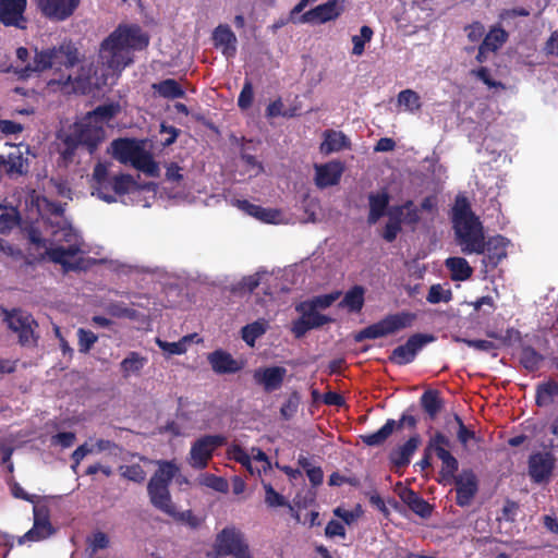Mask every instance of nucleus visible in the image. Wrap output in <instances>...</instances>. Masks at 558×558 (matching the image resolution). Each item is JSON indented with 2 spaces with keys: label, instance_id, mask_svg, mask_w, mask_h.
Masks as SVG:
<instances>
[{
  "label": "nucleus",
  "instance_id": "5701e85b",
  "mask_svg": "<svg viewBox=\"0 0 558 558\" xmlns=\"http://www.w3.org/2000/svg\"><path fill=\"white\" fill-rule=\"evenodd\" d=\"M213 41L227 59L235 57L238 39L229 25L217 26L213 32Z\"/></svg>",
  "mask_w": 558,
  "mask_h": 558
},
{
  "label": "nucleus",
  "instance_id": "a19ab883",
  "mask_svg": "<svg viewBox=\"0 0 558 558\" xmlns=\"http://www.w3.org/2000/svg\"><path fill=\"white\" fill-rule=\"evenodd\" d=\"M544 356L531 345H522L520 352V364L529 372L539 369Z\"/></svg>",
  "mask_w": 558,
  "mask_h": 558
},
{
  "label": "nucleus",
  "instance_id": "bb28decb",
  "mask_svg": "<svg viewBox=\"0 0 558 558\" xmlns=\"http://www.w3.org/2000/svg\"><path fill=\"white\" fill-rule=\"evenodd\" d=\"M0 166L5 167L9 177L24 175L28 172V159L23 156L20 148L9 153L7 157L0 155Z\"/></svg>",
  "mask_w": 558,
  "mask_h": 558
},
{
  "label": "nucleus",
  "instance_id": "09e8293b",
  "mask_svg": "<svg viewBox=\"0 0 558 558\" xmlns=\"http://www.w3.org/2000/svg\"><path fill=\"white\" fill-rule=\"evenodd\" d=\"M339 296H340L339 291L331 292L328 294L318 295V296L313 298L312 300L302 302V306L310 307L311 310H316V311H317V308L324 310V308L331 306L332 303L339 299Z\"/></svg>",
  "mask_w": 558,
  "mask_h": 558
},
{
  "label": "nucleus",
  "instance_id": "6e6d98bb",
  "mask_svg": "<svg viewBox=\"0 0 558 558\" xmlns=\"http://www.w3.org/2000/svg\"><path fill=\"white\" fill-rule=\"evenodd\" d=\"M173 513H167L169 517L173 518L178 522L185 523L191 529H197L202 520L196 517L192 510H185V511H177L175 506L173 505Z\"/></svg>",
  "mask_w": 558,
  "mask_h": 558
},
{
  "label": "nucleus",
  "instance_id": "f3484780",
  "mask_svg": "<svg viewBox=\"0 0 558 558\" xmlns=\"http://www.w3.org/2000/svg\"><path fill=\"white\" fill-rule=\"evenodd\" d=\"M509 241L498 234L483 240V266L486 271L495 269L504 258L507 257V246Z\"/></svg>",
  "mask_w": 558,
  "mask_h": 558
},
{
  "label": "nucleus",
  "instance_id": "3c124183",
  "mask_svg": "<svg viewBox=\"0 0 558 558\" xmlns=\"http://www.w3.org/2000/svg\"><path fill=\"white\" fill-rule=\"evenodd\" d=\"M452 299V291L450 289H444L439 283L433 284L427 293L426 300L430 304H437L440 302H449Z\"/></svg>",
  "mask_w": 558,
  "mask_h": 558
},
{
  "label": "nucleus",
  "instance_id": "7ed1b4c3",
  "mask_svg": "<svg viewBox=\"0 0 558 558\" xmlns=\"http://www.w3.org/2000/svg\"><path fill=\"white\" fill-rule=\"evenodd\" d=\"M178 472V466L170 461H162L147 484L150 504L163 513H173V502L169 485Z\"/></svg>",
  "mask_w": 558,
  "mask_h": 558
},
{
  "label": "nucleus",
  "instance_id": "393cba45",
  "mask_svg": "<svg viewBox=\"0 0 558 558\" xmlns=\"http://www.w3.org/2000/svg\"><path fill=\"white\" fill-rule=\"evenodd\" d=\"M207 359L216 374H234L242 368V364L223 350H216L209 353Z\"/></svg>",
  "mask_w": 558,
  "mask_h": 558
},
{
  "label": "nucleus",
  "instance_id": "680f3d73",
  "mask_svg": "<svg viewBox=\"0 0 558 558\" xmlns=\"http://www.w3.org/2000/svg\"><path fill=\"white\" fill-rule=\"evenodd\" d=\"M300 400L299 392L293 391L280 408L281 416L286 420L291 418L298 411Z\"/></svg>",
  "mask_w": 558,
  "mask_h": 558
},
{
  "label": "nucleus",
  "instance_id": "c85d7f7f",
  "mask_svg": "<svg viewBox=\"0 0 558 558\" xmlns=\"http://www.w3.org/2000/svg\"><path fill=\"white\" fill-rule=\"evenodd\" d=\"M405 426V423H401V417L398 422L392 418H388L386 423L375 433L361 436L362 441L371 447L383 445L395 429H400Z\"/></svg>",
  "mask_w": 558,
  "mask_h": 558
},
{
  "label": "nucleus",
  "instance_id": "e2e57ef3",
  "mask_svg": "<svg viewBox=\"0 0 558 558\" xmlns=\"http://www.w3.org/2000/svg\"><path fill=\"white\" fill-rule=\"evenodd\" d=\"M88 549L90 556L97 553L99 549H105L109 546L110 539L108 535L101 531L95 532L88 539Z\"/></svg>",
  "mask_w": 558,
  "mask_h": 558
},
{
  "label": "nucleus",
  "instance_id": "774afa93",
  "mask_svg": "<svg viewBox=\"0 0 558 558\" xmlns=\"http://www.w3.org/2000/svg\"><path fill=\"white\" fill-rule=\"evenodd\" d=\"M76 436L72 432H61L51 437L52 445H59L62 448H70L74 445Z\"/></svg>",
  "mask_w": 558,
  "mask_h": 558
},
{
  "label": "nucleus",
  "instance_id": "ea45409f",
  "mask_svg": "<svg viewBox=\"0 0 558 558\" xmlns=\"http://www.w3.org/2000/svg\"><path fill=\"white\" fill-rule=\"evenodd\" d=\"M324 135L325 140L320 144V151L325 155L339 151L347 146V137L342 132L328 130Z\"/></svg>",
  "mask_w": 558,
  "mask_h": 558
},
{
  "label": "nucleus",
  "instance_id": "bf43d9fd",
  "mask_svg": "<svg viewBox=\"0 0 558 558\" xmlns=\"http://www.w3.org/2000/svg\"><path fill=\"white\" fill-rule=\"evenodd\" d=\"M254 99L253 84L250 80H245L242 90L238 97V106L241 110H247L252 107Z\"/></svg>",
  "mask_w": 558,
  "mask_h": 558
},
{
  "label": "nucleus",
  "instance_id": "2eb2a0df",
  "mask_svg": "<svg viewBox=\"0 0 558 558\" xmlns=\"http://www.w3.org/2000/svg\"><path fill=\"white\" fill-rule=\"evenodd\" d=\"M344 11V0H328L308 11L300 19L301 23L325 24L337 20Z\"/></svg>",
  "mask_w": 558,
  "mask_h": 558
},
{
  "label": "nucleus",
  "instance_id": "7c9ffc66",
  "mask_svg": "<svg viewBox=\"0 0 558 558\" xmlns=\"http://www.w3.org/2000/svg\"><path fill=\"white\" fill-rule=\"evenodd\" d=\"M420 404L428 418L434 421L444 408V400L436 389H427L420 397Z\"/></svg>",
  "mask_w": 558,
  "mask_h": 558
},
{
  "label": "nucleus",
  "instance_id": "423d86ee",
  "mask_svg": "<svg viewBox=\"0 0 558 558\" xmlns=\"http://www.w3.org/2000/svg\"><path fill=\"white\" fill-rule=\"evenodd\" d=\"M456 240L461 246V251L466 254H482L484 228L480 219L471 221H463L458 225H453Z\"/></svg>",
  "mask_w": 558,
  "mask_h": 558
},
{
  "label": "nucleus",
  "instance_id": "aec40b11",
  "mask_svg": "<svg viewBox=\"0 0 558 558\" xmlns=\"http://www.w3.org/2000/svg\"><path fill=\"white\" fill-rule=\"evenodd\" d=\"M74 134L81 145L93 154L105 140L106 132L102 125L93 124V121L85 120V122L75 126Z\"/></svg>",
  "mask_w": 558,
  "mask_h": 558
},
{
  "label": "nucleus",
  "instance_id": "412c9836",
  "mask_svg": "<svg viewBox=\"0 0 558 558\" xmlns=\"http://www.w3.org/2000/svg\"><path fill=\"white\" fill-rule=\"evenodd\" d=\"M344 171V165L340 160H331L326 163L315 165V184L319 189L337 185Z\"/></svg>",
  "mask_w": 558,
  "mask_h": 558
},
{
  "label": "nucleus",
  "instance_id": "8fccbe9b",
  "mask_svg": "<svg viewBox=\"0 0 558 558\" xmlns=\"http://www.w3.org/2000/svg\"><path fill=\"white\" fill-rule=\"evenodd\" d=\"M265 502L268 507H289L293 511L292 506L286 500L284 496L275 490L269 483H264Z\"/></svg>",
  "mask_w": 558,
  "mask_h": 558
},
{
  "label": "nucleus",
  "instance_id": "13d9d810",
  "mask_svg": "<svg viewBox=\"0 0 558 558\" xmlns=\"http://www.w3.org/2000/svg\"><path fill=\"white\" fill-rule=\"evenodd\" d=\"M201 484L219 493H227L229 488L227 480L215 474L203 475Z\"/></svg>",
  "mask_w": 558,
  "mask_h": 558
},
{
  "label": "nucleus",
  "instance_id": "20e7f679",
  "mask_svg": "<svg viewBox=\"0 0 558 558\" xmlns=\"http://www.w3.org/2000/svg\"><path fill=\"white\" fill-rule=\"evenodd\" d=\"M416 319L417 315L409 311L388 314L377 323H374L356 332L354 335V340L356 342H362L366 339L387 337L412 327Z\"/></svg>",
  "mask_w": 558,
  "mask_h": 558
},
{
  "label": "nucleus",
  "instance_id": "2f4dec72",
  "mask_svg": "<svg viewBox=\"0 0 558 558\" xmlns=\"http://www.w3.org/2000/svg\"><path fill=\"white\" fill-rule=\"evenodd\" d=\"M445 265L450 271V278L453 281H465L473 275V268L463 257H449L446 259Z\"/></svg>",
  "mask_w": 558,
  "mask_h": 558
},
{
  "label": "nucleus",
  "instance_id": "f704fd0d",
  "mask_svg": "<svg viewBox=\"0 0 558 558\" xmlns=\"http://www.w3.org/2000/svg\"><path fill=\"white\" fill-rule=\"evenodd\" d=\"M121 110L118 102H110L97 106L93 111L88 112L85 120L93 121L94 123L102 125V123L113 119Z\"/></svg>",
  "mask_w": 558,
  "mask_h": 558
},
{
  "label": "nucleus",
  "instance_id": "9b49d317",
  "mask_svg": "<svg viewBox=\"0 0 558 558\" xmlns=\"http://www.w3.org/2000/svg\"><path fill=\"white\" fill-rule=\"evenodd\" d=\"M435 337L428 333H414L410 336L404 344L395 348L389 355V361L396 365H407L414 361L416 354Z\"/></svg>",
  "mask_w": 558,
  "mask_h": 558
},
{
  "label": "nucleus",
  "instance_id": "cd10ccee",
  "mask_svg": "<svg viewBox=\"0 0 558 558\" xmlns=\"http://www.w3.org/2000/svg\"><path fill=\"white\" fill-rule=\"evenodd\" d=\"M390 196L386 190L368 195L369 211L367 222L369 225L376 223L381 217L387 214Z\"/></svg>",
  "mask_w": 558,
  "mask_h": 558
},
{
  "label": "nucleus",
  "instance_id": "a878e982",
  "mask_svg": "<svg viewBox=\"0 0 558 558\" xmlns=\"http://www.w3.org/2000/svg\"><path fill=\"white\" fill-rule=\"evenodd\" d=\"M142 145L133 138H118L111 143V155L120 163H131Z\"/></svg>",
  "mask_w": 558,
  "mask_h": 558
},
{
  "label": "nucleus",
  "instance_id": "c756f323",
  "mask_svg": "<svg viewBox=\"0 0 558 558\" xmlns=\"http://www.w3.org/2000/svg\"><path fill=\"white\" fill-rule=\"evenodd\" d=\"M238 207L250 216L267 223H276L280 216V211L277 209L264 208L246 199L238 201Z\"/></svg>",
  "mask_w": 558,
  "mask_h": 558
},
{
  "label": "nucleus",
  "instance_id": "5fc2aeb1",
  "mask_svg": "<svg viewBox=\"0 0 558 558\" xmlns=\"http://www.w3.org/2000/svg\"><path fill=\"white\" fill-rule=\"evenodd\" d=\"M189 337H183L181 340L177 342H168L160 339H157L158 347L166 353L170 355H180L186 352V343Z\"/></svg>",
  "mask_w": 558,
  "mask_h": 558
},
{
  "label": "nucleus",
  "instance_id": "79ce46f5",
  "mask_svg": "<svg viewBox=\"0 0 558 558\" xmlns=\"http://www.w3.org/2000/svg\"><path fill=\"white\" fill-rule=\"evenodd\" d=\"M508 33L500 26L492 27L484 37L482 44L490 52H496L508 40Z\"/></svg>",
  "mask_w": 558,
  "mask_h": 558
},
{
  "label": "nucleus",
  "instance_id": "a18cd8bd",
  "mask_svg": "<svg viewBox=\"0 0 558 558\" xmlns=\"http://www.w3.org/2000/svg\"><path fill=\"white\" fill-rule=\"evenodd\" d=\"M265 332L266 324L259 320L245 325L241 330L242 339L250 347H254L256 339Z\"/></svg>",
  "mask_w": 558,
  "mask_h": 558
},
{
  "label": "nucleus",
  "instance_id": "c9c22d12",
  "mask_svg": "<svg viewBox=\"0 0 558 558\" xmlns=\"http://www.w3.org/2000/svg\"><path fill=\"white\" fill-rule=\"evenodd\" d=\"M153 89L166 99H178L185 96V90L174 78H166L155 83Z\"/></svg>",
  "mask_w": 558,
  "mask_h": 558
},
{
  "label": "nucleus",
  "instance_id": "1a4fd4ad",
  "mask_svg": "<svg viewBox=\"0 0 558 558\" xmlns=\"http://www.w3.org/2000/svg\"><path fill=\"white\" fill-rule=\"evenodd\" d=\"M138 189L140 185L131 174L120 173L118 175L109 177L105 184L95 186L92 195H96L99 199L111 204L117 201V195H125L132 190Z\"/></svg>",
  "mask_w": 558,
  "mask_h": 558
},
{
  "label": "nucleus",
  "instance_id": "58836bf2",
  "mask_svg": "<svg viewBox=\"0 0 558 558\" xmlns=\"http://www.w3.org/2000/svg\"><path fill=\"white\" fill-rule=\"evenodd\" d=\"M365 290L362 286H354L344 294L340 301V307H347L352 313H359L364 305Z\"/></svg>",
  "mask_w": 558,
  "mask_h": 558
},
{
  "label": "nucleus",
  "instance_id": "ddd939ff",
  "mask_svg": "<svg viewBox=\"0 0 558 558\" xmlns=\"http://www.w3.org/2000/svg\"><path fill=\"white\" fill-rule=\"evenodd\" d=\"M556 459L550 451H537L529 457V475L533 483L542 484L550 480Z\"/></svg>",
  "mask_w": 558,
  "mask_h": 558
},
{
  "label": "nucleus",
  "instance_id": "de8ad7c7",
  "mask_svg": "<svg viewBox=\"0 0 558 558\" xmlns=\"http://www.w3.org/2000/svg\"><path fill=\"white\" fill-rule=\"evenodd\" d=\"M373 34V29L369 26L364 25L360 29V35L352 36L353 56H362L364 53L365 44L372 40Z\"/></svg>",
  "mask_w": 558,
  "mask_h": 558
},
{
  "label": "nucleus",
  "instance_id": "69168bd1",
  "mask_svg": "<svg viewBox=\"0 0 558 558\" xmlns=\"http://www.w3.org/2000/svg\"><path fill=\"white\" fill-rule=\"evenodd\" d=\"M328 484L330 486H341L343 484H349L353 487H359L361 485V481L356 476H345L338 472H333L329 476Z\"/></svg>",
  "mask_w": 558,
  "mask_h": 558
},
{
  "label": "nucleus",
  "instance_id": "f257e3e1",
  "mask_svg": "<svg viewBox=\"0 0 558 558\" xmlns=\"http://www.w3.org/2000/svg\"><path fill=\"white\" fill-rule=\"evenodd\" d=\"M148 37L137 25L118 26L100 45V58L113 72H122L134 62L133 51L143 50Z\"/></svg>",
  "mask_w": 558,
  "mask_h": 558
},
{
  "label": "nucleus",
  "instance_id": "a211bd4d",
  "mask_svg": "<svg viewBox=\"0 0 558 558\" xmlns=\"http://www.w3.org/2000/svg\"><path fill=\"white\" fill-rule=\"evenodd\" d=\"M56 530L50 522L49 509L45 506H35L33 527L22 536L20 543H23L25 541L39 542L45 538H48Z\"/></svg>",
  "mask_w": 558,
  "mask_h": 558
},
{
  "label": "nucleus",
  "instance_id": "9d476101",
  "mask_svg": "<svg viewBox=\"0 0 558 558\" xmlns=\"http://www.w3.org/2000/svg\"><path fill=\"white\" fill-rule=\"evenodd\" d=\"M451 446V440L441 432H436L429 438V449H434V453L441 461V470L439 474L445 481H450L454 478L456 473L459 470V462L457 458H454L449 448Z\"/></svg>",
  "mask_w": 558,
  "mask_h": 558
},
{
  "label": "nucleus",
  "instance_id": "603ef678",
  "mask_svg": "<svg viewBox=\"0 0 558 558\" xmlns=\"http://www.w3.org/2000/svg\"><path fill=\"white\" fill-rule=\"evenodd\" d=\"M398 101L411 112L421 108L420 96L412 89L401 90L398 95Z\"/></svg>",
  "mask_w": 558,
  "mask_h": 558
},
{
  "label": "nucleus",
  "instance_id": "4d7b16f0",
  "mask_svg": "<svg viewBox=\"0 0 558 558\" xmlns=\"http://www.w3.org/2000/svg\"><path fill=\"white\" fill-rule=\"evenodd\" d=\"M78 336V351L81 353H88L92 347L98 340L97 335H95L92 330H87L84 328H80L77 330Z\"/></svg>",
  "mask_w": 558,
  "mask_h": 558
},
{
  "label": "nucleus",
  "instance_id": "37998d69",
  "mask_svg": "<svg viewBox=\"0 0 558 558\" xmlns=\"http://www.w3.org/2000/svg\"><path fill=\"white\" fill-rule=\"evenodd\" d=\"M147 363V359L142 356L138 352H130L125 359L120 363L121 371L124 377L131 374H137Z\"/></svg>",
  "mask_w": 558,
  "mask_h": 558
},
{
  "label": "nucleus",
  "instance_id": "f03ea898",
  "mask_svg": "<svg viewBox=\"0 0 558 558\" xmlns=\"http://www.w3.org/2000/svg\"><path fill=\"white\" fill-rule=\"evenodd\" d=\"M81 61V54L72 40H63L60 45L45 49L35 48L33 61L16 71L21 78H28L34 73H43L53 69L60 72L59 84H68L71 81L70 74L62 73V70L74 68Z\"/></svg>",
  "mask_w": 558,
  "mask_h": 558
},
{
  "label": "nucleus",
  "instance_id": "4be33fe9",
  "mask_svg": "<svg viewBox=\"0 0 558 558\" xmlns=\"http://www.w3.org/2000/svg\"><path fill=\"white\" fill-rule=\"evenodd\" d=\"M437 197L435 195H428L423 198L420 206H416L413 201L408 199L403 203L404 216L403 222L407 226L415 227L421 221V211L435 214L437 211Z\"/></svg>",
  "mask_w": 558,
  "mask_h": 558
},
{
  "label": "nucleus",
  "instance_id": "49530a36",
  "mask_svg": "<svg viewBox=\"0 0 558 558\" xmlns=\"http://www.w3.org/2000/svg\"><path fill=\"white\" fill-rule=\"evenodd\" d=\"M77 251L78 250L74 246H57L47 250V254L53 263L60 264L64 268H68L70 266L68 258L74 256L77 253Z\"/></svg>",
  "mask_w": 558,
  "mask_h": 558
},
{
  "label": "nucleus",
  "instance_id": "052dcab7",
  "mask_svg": "<svg viewBox=\"0 0 558 558\" xmlns=\"http://www.w3.org/2000/svg\"><path fill=\"white\" fill-rule=\"evenodd\" d=\"M20 223V215L16 210L0 214V233L5 234Z\"/></svg>",
  "mask_w": 558,
  "mask_h": 558
},
{
  "label": "nucleus",
  "instance_id": "0eeeda50",
  "mask_svg": "<svg viewBox=\"0 0 558 558\" xmlns=\"http://www.w3.org/2000/svg\"><path fill=\"white\" fill-rule=\"evenodd\" d=\"M5 322L8 327L17 335L19 343L22 347L37 345L38 336L35 333V329L38 324L29 313L14 308L7 314Z\"/></svg>",
  "mask_w": 558,
  "mask_h": 558
},
{
  "label": "nucleus",
  "instance_id": "4c0bfd02",
  "mask_svg": "<svg viewBox=\"0 0 558 558\" xmlns=\"http://www.w3.org/2000/svg\"><path fill=\"white\" fill-rule=\"evenodd\" d=\"M558 396V383L548 380L541 383L536 387L535 403L537 407H547L554 402Z\"/></svg>",
  "mask_w": 558,
  "mask_h": 558
},
{
  "label": "nucleus",
  "instance_id": "6e6552de",
  "mask_svg": "<svg viewBox=\"0 0 558 558\" xmlns=\"http://www.w3.org/2000/svg\"><path fill=\"white\" fill-rule=\"evenodd\" d=\"M227 442L223 435H205L196 439L191 447L189 463L193 469L203 470L208 465L217 448Z\"/></svg>",
  "mask_w": 558,
  "mask_h": 558
},
{
  "label": "nucleus",
  "instance_id": "39448f33",
  "mask_svg": "<svg viewBox=\"0 0 558 558\" xmlns=\"http://www.w3.org/2000/svg\"><path fill=\"white\" fill-rule=\"evenodd\" d=\"M214 549L220 557L252 558L244 533L233 525L223 527L216 535Z\"/></svg>",
  "mask_w": 558,
  "mask_h": 558
},
{
  "label": "nucleus",
  "instance_id": "473e14b6",
  "mask_svg": "<svg viewBox=\"0 0 558 558\" xmlns=\"http://www.w3.org/2000/svg\"><path fill=\"white\" fill-rule=\"evenodd\" d=\"M130 165H132L135 169L143 171L149 177H159L158 163L154 160L153 156L144 149L143 146L140 147L138 153L135 154V157Z\"/></svg>",
  "mask_w": 558,
  "mask_h": 558
},
{
  "label": "nucleus",
  "instance_id": "0e129e2a",
  "mask_svg": "<svg viewBox=\"0 0 558 558\" xmlns=\"http://www.w3.org/2000/svg\"><path fill=\"white\" fill-rule=\"evenodd\" d=\"M62 143L64 145V148L61 151V156L64 160H71L78 146H82L74 132L65 135L62 140Z\"/></svg>",
  "mask_w": 558,
  "mask_h": 558
},
{
  "label": "nucleus",
  "instance_id": "e433bc0d",
  "mask_svg": "<svg viewBox=\"0 0 558 558\" xmlns=\"http://www.w3.org/2000/svg\"><path fill=\"white\" fill-rule=\"evenodd\" d=\"M452 226L463 221L478 219L471 209L470 202L465 196L458 195L452 207Z\"/></svg>",
  "mask_w": 558,
  "mask_h": 558
},
{
  "label": "nucleus",
  "instance_id": "c03bdc74",
  "mask_svg": "<svg viewBox=\"0 0 558 558\" xmlns=\"http://www.w3.org/2000/svg\"><path fill=\"white\" fill-rule=\"evenodd\" d=\"M295 310L301 313L304 319L308 323L312 329L319 328L332 319L326 315L318 313L316 310H311L310 307H303L302 302L296 305Z\"/></svg>",
  "mask_w": 558,
  "mask_h": 558
},
{
  "label": "nucleus",
  "instance_id": "338daca9",
  "mask_svg": "<svg viewBox=\"0 0 558 558\" xmlns=\"http://www.w3.org/2000/svg\"><path fill=\"white\" fill-rule=\"evenodd\" d=\"M108 312L110 315H112L114 317H119V318H121V317L134 318L135 314H136L135 310L128 307L122 303H111L108 306Z\"/></svg>",
  "mask_w": 558,
  "mask_h": 558
},
{
  "label": "nucleus",
  "instance_id": "864d4df0",
  "mask_svg": "<svg viewBox=\"0 0 558 558\" xmlns=\"http://www.w3.org/2000/svg\"><path fill=\"white\" fill-rule=\"evenodd\" d=\"M119 470L123 477L134 483H142L146 477V473L143 466L138 463H134L131 465H121Z\"/></svg>",
  "mask_w": 558,
  "mask_h": 558
},
{
  "label": "nucleus",
  "instance_id": "72a5a7b5",
  "mask_svg": "<svg viewBox=\"0 0 558 558\" xmlns=\"http://www.w3.org/2000/svg\"><path fill=\"white\" fill-rule=\"evenodd\" d=\"M403 501L408 507L421 518H428L433 512V507L416 492L408 489L403 495Z\"/></svg>",
  "mask_w": 558,
  "mask_h": 558
},
{
  "label": "nucleus",
  "instance_id": "f8f14e48",
  "mask_svg": "<svg viewBox=\"0 0 558 558\" xmlns=\"http://www.w3.org/2000/svg\"><path fill=\"white\" fill-rule=\"evenodd\" d=\"M27 0H0V23L5 27L26 29Z\"/></svg>",
  "mask_w": 558,
  "mask_h": 558
},
{
  "label": "nucleus",
  "instance_id": "b1692460",
  "mask_svg": "<svg viewBox=\"0 0 558 558\" xmlns=\"http://www.w3.org/2000/svg\"><path fill=\"white\" fill-rule=\"evenodd\" d=\"M421 442L422 439L420 434L415 433L414 435L410 436V438L403 445L391 450V452L389 453L390 462L397 469L407 468L410 464L411 458L417 450Z\"/></svg>",
  "mask_w": 558,
  "mask_h": 558
},
{
  "label": "nucleus",
  "instance_id": "4468645a",
  "mask_svg": "<svg viewBox=\"0 0 558 558\" xmlns=\"http://www.w3.org/2000/svg\"><path fill=\"white\" fill-rule=\"evenodd\" d=\"M82 0H36L40 13L50 21L63 22L71 17Z\"/></svg>",
  "mask_w": 558,
  "mask_h": 558
},
{
  "label": "nucleus",
  "instance_id": "dca6fc26",
  "mask_svg": "<svg viewBox=\"0 0 558 558\" xmlns=\"http://www.w3.org/2000/svg\"><path fill=\"white\" fill-rule=\"evenodd\" d=\"M287 376V368L283 366H262L253 372V380L255 385L263 388L266 393L279 390Z\"/></svg>",
  "mask_w": 558,
  "mask_h": 558
},
{
  "label": "nucleus",
  "instance_id": "6ab92c4d",
  "mask_svg": "<svg viewBox=\"0 0 558 558\" xmlns=\"http://www.w3.org/2000/svg\"><path fill=\"white\" fill-rule=\"evenodd\" d=\"M456 484V504L459 507L471 505L478 492V481L472 470H463L461 474L452 478Z\"/></svg>",
  "mask_w": 558,
  "mask_h": 558
}]
</instances>
